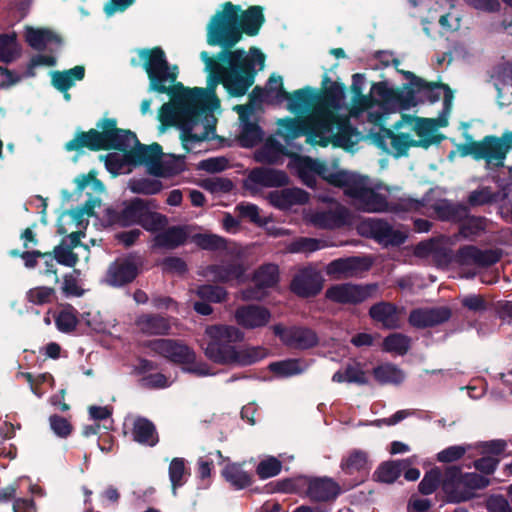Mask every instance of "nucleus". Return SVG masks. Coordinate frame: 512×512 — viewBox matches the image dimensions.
Returning <instances> with one entry per match:
<instances>
[{
  "label": "nucleus",
  "mask_w": 512,
  "mask_h": 512,
  "mask_svg": "<svg viewBox=\"0 0 512 512\" xmlns=\"http://www.w3.org/2000/svg\"><path fill=\"white\" fill-rule=\"evenodd\" d=\"M149 78V91L166 93L171 101L164 103L158 112L159 131L176 126L181 130V141L189 152L191 144L208 139L213 132L215 118L211 114L219 107L213 88H185L176 82L177 66H170L162 49H142L138 53Z\"/></svg>",
  "instance_id": "1"
},
{
  "label": "nucleus",
  "mask_w": 512,
  "mask_h": 512,
  "mask_svg": "<svg viewBox=\"0 0 512 512\" xmlns=\"http://www.w3.org/2000/svg\"><path fill=\"white\" fill-rule=\"evenodd\" d=\"M282 99L288 101L287 109L292 113H302L312 107L303 118L278 120L279 134L286 140L306 136L309 144L322 147L330 143L345 148L354 144L348 118L340 114L341 103L336 96H315L309 89H299L285 93Z\"/></svg>",
  "instance_id": "2"
},
{
  "label": "nucleus",
  "mask_w": 512,
  "mask_h": 512,
  "mask_svg": "<svg viewBox=\"0 0 512 512\" xmlns=\"http://www.w3.org/2000/svg\"><path fill=\"white\" fill-rule=\"evenodd\" d=\"M201 59L216 84L222 82L231 95L242 96L253 84L255 63L263 66L265 57L258 49L252 48L250 54L244 50L221 53L219 59L229 67L222 66L205 51L201 53Z\"/></svg>",
  "instance_id": "3"
},
{
  "label": "nucleus",
  "mask_w": 512,
  "mask_h": 512,
  "mask_svg": "<svg viewBox=\"0 0 512 512\" xmlns=\"http://www.w3.org/2000/svg\"><path fill=\"white\" fill-rule=\"evenodd\" d=\"M439 123L436 119L402 115L395 123L394 130L384 129L379 144L395 157L407 155L411 147L428 148L441 141L437 133Z\"/></svg>",
  "instance_id": "4"
},
{
  "label": "nucleus",
  "mask_w": 512,
  "mask_h": 512,
  "mask_svg": "<svg viewBox=\"0 0 512 512\" xmlns=\"http://www.w3.org/2000/svg\"><path fill=\"white\" fill-rule=\"evenodd\" d=\"M344 193L352 199V203L357 209L367 213L416 211L422 207L420 201L411 198H402L399 203L389 204L384 196L372 188L367 177L357 174L352 178Z\"/></svg>",
  "instance_id": "5"
},
{
  "label": "nucleus",
  "mask_w": 512,
  "mask_h": 512,
  "mask_svg": "<svg viewBox=\"0 0 512 512\" xmlns=\"http://www.w3.org/2000/svg\"><path fill=\"white\" fill-rule=\"evenodd\" d=\"M102 131L91 129L88 132H80L65 144L67 151H78L83 148L101 150L115 148L125 150L136 141V135L130 131L116 128V121L106 119L98 125Z\"/></svg>",
  "instance_id": "6"
},
{
  "label": "nucleus",
  "mask_w": 512,
  "mask_h": 512,
  "mask_svg": "<svg viewBox=\"0 0 512 512\" xmlns=\"http://www.w3.org/2000/svg\"><path fill=\"white\" fill-rule=\"evenodd\" d=\"M205 356L217 364L233 365L237 348L234 343L244 339L243 332L233 325L215 324L205 328Z\"/></svg>",
  "instance_id": "7"
},
{
  "label": "nucleus",
  "mask_w": 512,
  "mask_h": 512,
  "mask_svg": "<svg viewBox=\"0 0 512 512\" xmlns=\"http://www.w3.org/2000/svg\"><path fill=\"white\" fill-rule=\"evenodd\" d=\"M242 8L231 2H225L211 17L207 25V42L211 46L231 48L241 40L238 25Z\"/></svg>",
  "instance_id": "8"
},
{
  "label": "nucleus",
  "mask_w": 512,
  "mask_h": 512,
  "mask_svg": "<svg viewBox=\"0 0 512 512\" xmlns=\"http://www.w3.org/2000/svg\"><path fill=\"white\" fill-rule=\"evenodd\" d=\"M512 149V131L501 137L486 136L481 141H470L459 147L461 156H472L476 160H485L487 165L502 167Z\"/></svg>",
  "instance_id": "9"
},
{
  "label": "nucleus",
  "mask_w": 512,
  "mask_h": 512,
  "mask_svg": "<svg viewBox=\"0 0 512 512\" xmlns=\"http://www.w3.org/2000/svg\"><path fill=\"white\" fill-rule=\"evenodd\" d=\"M487 477L477 473L463 474L456 466L448 467L442 483L443 490L451 502H463L474 496V491L489 485Z\"/></svg>",
  "instance_id": "10"
},
{
  "label": "nucleus",
  "mask_w": 512,
  "mask_h": 512,
  "mask_svg": "<svg viewBox=\"0 0 512 512\" xmlns=\"http://www.w3.org/2000/svg\"><path fill=\"white\" fill-rule=\"evenodd\" d=\"M131 148L127 154V159L134 165H144L149 174L158 177H167L178 170L166 165L163 159L162 148L159 144L143 145L136 139L125 150Z\"/></svg>",
  "instance_id": "11"
},
{
  "label": "nucleus",
  "mask_w": 512,
  "mask_h": 512,
  "mask_svg": "<svg viewBox=\"0 0 512 512\" xmlns=\"http://www.w3.org/2000/svg\"><path fill=\"white\" fill-rule=\"evenodd\" d=\"M357 230L360 235L373 238L384 246L400 245L407 237L405 231L395 228L388 222L378 218L362 220L358 224Z\"/></svg>",
  "instance_id": "12"
},
{
  "label": "nucleus",
  "mask_w": 512,
  "mask_h": 512,
  "mask_svg": "<svg viewBox=\"0 0 512 512\" xmlns=\"http://www.w3.org/2000/svg\"><path fill=\"white\" fill-rule=\"evenodd\" d=\"M376 291V284L340 283L330 286L325 292V297L338 304L356 305L372 297Z\"/></svg>",
  "instance_id": "13"
},
{
  "label": "nucleus",
  "mask_w": 512,
  "mask_h": 512,
  "mask_svg": "<svg viewBox=\"0 0 512 512\" xmlns=\"http://www.w3.org/2000/svg\"><path fill=\"white\" fill-rule=\"evenodd\" d=\"M147 347L154 353L178 364H190L195 353L187 345L173 339H156L149 341Z\"/></svg>",
  "instance_id": "14"
},
{
  "label": "nucleus",
  "mask_w": 512,
  "mask_h": 512,
  "mask_svg": "<svg viewBox=\"0 0 512 512\" xmlns=\"http://www.w3.org/2000/svg\"><path fill=\"white\" fill-rule=\"evenodd\" d=\"M139 261L135 257L118 258L107 270L105 281L113 287H121L132 282L138 275Z\"/></svg>",
  "instance_id": "15"
},
{
  "label": "nucleus",
  "mask_w": 512,
  "mask_h": 512,
  "mask_svg": "<svg viewBox=\"0 0 512 512\" xmlns=\"http://www.w3.org/2000/svg\"><path fill=\"white\" fill-rule=\"evenodd\" d=\"M306 486V495L313 501H329L340 493L339 485L331 478H306L300 477L297 480V487Z\"/></svg>",
  "instance_id": "16"
},
{
  "label": "nucleus",
  "mask_w": 512,
  "mask_h": 512,
  "mask_svg": "<svg viewBox=\"0 0 512 512\" xmlns=\"http://www.w3.org/2000/svg\"><path fill=\"white\" fill-rule=\"evenodd\" d=\"M273 331L284 344L292 348L308 349L318 343L316 333L306 327L284 328L281 325H275L273 326Z\"/></svg>",
  "instance_id": "17"
},
{
  "label": "nucleus",
  "mask_w": 512,
  "mask_h": 512,
  "mask_svg": "<svg viewBox=\"0 0 512 512\" xmlns=\"http://www.w3.org/2000/svg\"><path fill=\"white\" fill-rule=\"evenodd\" d=\"M303 163L311 171H314L316 174L320 175L328 183L336 187H340L344 191L352 181V178L355 176L354 173L340 170L335 163L329 165L326 162L320 160H313L307 157L303 158Z\"/></svg>",
  "instance_id": "18"
},
{
  "label": "nucleus",
  "mask_w": 512,
  "mask_h": 512,
  "mask_svg": "<svg viewBox=\"0 0 512 512\" xmlns=\"http://www.w3.org/2000/svg\"><path fill=\"white\" fill-rule=\"evenodd\" d=\"M324 279L321 273L313 267L300 270L291 282V290L301 297L317 295L323 288Z\"/></svg>",
  "instance_id": "19"
},
{
  "label": "nucleus",
  "mask_w": 512,
  "mask_h": 512,
  "mask_svg": "<svg viewBox=\"0 0 512 512\" xmlns=\"http://www.w3.org/2000/svg\"><path fill=\"white\" fill-rule=\"evenodd\" d=\"M279 280V270L275 264L261 266L254 275L256 288L246 289L241 292L243 300H261L265 296L263 289L274 287Z\"/></svg>",
  "instance_id": "20"
},
{
  "label": "nucleus",
  "mask_w": 512,
  "mask_h": 512,
  "mask_svg": "<svg viewBox=\"0 0 512 512\" xmlns=\"http://www.w3.org/2000/svg\"><path fill=\"white\" fill-rule=\"evenodd\" d=\"M235 322L245 329H258L266 326L271 320L270 311L259 305H244L235 310Z\"/></svg>",
  "instance_id": "21"
},
{
  "label": "nucleus",
  "mask_w": 512,
  "mask_h": 512,
  "mask_svg": "<svg viewBox=\"0 0 512 512\" xmlns=\"http://www.w3.org/2000/svg\"><path fill=\"white\" fill-rule=\"evenodd\" d=\"M311 222L319 228L334 229L345 225H351L353 222V215L348 208L340 204H336L328 211L315 213L311 217Z\"/></svg>",
  "instance_id": "22"
},
{
  "label": "nucleus",
  "mask_w": 512,
  "mask_h": 512,
  "mask_svg": "<svg viewBox=\"0 0 512 512\" xmlns=\"http://www.w3.org/2000/svg\"><path fill=\"white\" fill-rule=\"evenodd\" d=\"M340 467L345 474L356 476L358 482H362L371 468V461L366 451L353 449L342 458Z\"/></svg>",
  "instance_id": "23"
},
{
  "label": "nucleus",
  "mask_w": 512,
  "mask_h": 512,
  "mask_svg": "<svg viewBox=\"0 0 512 512\" xmlns=\"http://www.w3.org/2000/svg\"><path fill=\"white\" fill-rule=\"evenodd\" d=\"M372 320L387 329H396L401 325L402 309L390 302H378L369 309Z\"/></svg>",
  "instance_id": "24"
},
{
  "label": "nucleus",
  "mask_w": 512,
  "mask_h": 512,
  "mask_svg": "<svg viewBox=\"0 0 512 512\" xmlns=\"http://www.w3.org/2000/svg\"><path fill=\"white\" fill-rule=\"evenodd\" d=\"M451 317L448 307L420 308L409 315V323L416 328H426L447 321Z\"/></svg>",
  "instance_id": "25"
},
{
  "label": "nucleus",
  "mask_w": 512,
  "mask_h": 512,
  "mask_svg": "<svg viewBox=\"0 0 512 512\" xmlns=\"http://www.w3.org/2000/svg\"><path fill=\"white\" fill-rule=\"evenodd\" d=\"M267 199L274 207L288 210L294 206L306 204L309 200V194L300 188H285L270 192Z\"/></svg>",
  "instance_id": "26"
},
{
  "label": "nucleus",
  "mask_w": 512,
  "mask_h": 512,
  "mask_svg": "<svg viewBox=\"0 0 512 512\" xmlns=\"http://www.w3.org/2000/svg\"><path fill=\"white\" fill-rule=\"evenodd\" d=\"M241 121V134L239 140L244 147H252L260 142L262 132L260 127L249 121V116L253 113V108L246 105H237L234 107Z\"/></svg>",
  "instance_id": "27"
},
{
  "label": "nucleus",
  "mask_w": 512,
  "mask_h": 512,
  "mask_svg": "<svg viewBox=\"0 0 512 512\" xmlns=\"http://www.w3.org/2000/svg\"><path fill=\"white\" fill-rule=\"evenodd\" d=\"M364 264L359 257L339 258L331 261L325 267L326 274L335 280L347 279L358 275Z\"/></svg>",
  "instance_id": "28"
},
{
  "label": "nucleus",
  "mask_w": 512,
  "mask_h": 512,
  "mask_svg": "<svg viewBox=\"0 0 512 512\" xmlns=\"http://www.w3.org/2000/svg\"><path fill=\"white\" fill-rule=\"evenodd\" d=\"M288 184V176L285 172L271 168L253 169L248 176L247 186L254 188L261 187H281Z\"/></svg>",
  "instance_id": "29"
},
{
  "label": "nucleus",
  "mask_w": 512,
  "mask_h": 512,
  "mask_svg": "<svg viewBox=\"0 0 512 512\" xmlns=\"http://www.w3.org/2000/svg\"><path fill=\"white\" fill-rule=\"evenodd\" d=\"M132 439L144 446L154 447L159 442L156 426L145 417H135L131 427Z\"/></svg>",
  "instance_id": "30"
},
{
  "label": "nucleus",
  "mask_w": 512,
  "mask_h": 512,
  "mask_svg": "<svg viewBox=\"0 0 512 512\" xmlns=\"http://www.w3.org/2000/svg\"><path fill=\"white\" fill-rule=\"evenodd\" d=\"M25 38L28 44L37 50L53 49L61 45V38L50 29L27 27Z\"/></svg>",
  "instance_id": "31"
},
{
  "label": "nucleus",
  "mask_w": 512,
  "mask_h": 512,
  "mask_svg": "<svg viewBox=\"0 0 512 512\" xmlns=\"http://www.w3.org/2000/svg\"><path fill=\"white\" fill-rule=\"evenodd\" d=\"M371 93L380 97L383 102L395 101V108L407 110L416 105L413 92L408 90L400 94L386 88L382 83L374 84Z\"/></svg>",
  "instance_id": "32"
},
{
  "label": "nucleus",
  "mask_w": 512,
  "mask_h": 512,
  "mask_svg": "<svg viewBox=\"0 0 512 512\" xmlns=\"http://www.w3.org/2000/svg\"><path fill=\"white\" fill-rule=\"evenodd\" d=\"M245 272V268L239 263L226 265H213L207 267L202 275L212 281L228 282L234 279H240Z\"/></svg>",
  "instance_id": "33"
},
{
  "label": "nucleus",
  "mask_w": 512,
  "mask_h": 512,
  "mask_svg": "<svg viewBox=\"0 0 512 512\" xmlns=\"http://www.w3.org/2000/svg\"><path fill=\"white\" fill-rule=\"evenodd\" d=\"M135 324L140 332L147 335H165L171 328L169 321L159 315H141Z\"/></svg>",
  "instance_id": "34"
},
{
  "label": "nucleus",
  "mask_w": 512,
  "mask_h": 512,
  "mask_svg": "<svg viewBox=\"0 0 512 512\" xmlns=\"http://www.w3.org/2000/svg\"><path fill=\"white\" fill-rule=\"evenodd\" d=\"M85 74V68L83 66H75L65 71H54L52 72V84L58 90L65 92V98L68 100L70 95L67 90L71 88L76 81L83 79Z\"/></svg>",
  "instance_id": "35"
},
{
  "label": "nucleus",
  "mask_w": 512,
  "mask_h": 512,
  "mask_svg": "<svg viewBox=\"0 0 512 512\" xmlns=\"http://www.w3.org/2000/svg\"><path fill=\"white\" fill-rule=\"evenodd\" d=\"M263 22L264 16L261 7L251 6L245 11L242 10L238 21L241 35L246 33L247 35L255 36L258 34Z\"/></svg>",
  "instance_id": "36"
},
{
  "label": "nucleus",
  "mask_w": 512,
  "mask_h": 512,
  "mask_svg": "<svg viewBox=\"0 0 512 512\" xmlns=\"http://www.w3.org/2000/svg\"><path fill=\"white\" fill-rule=\"evenodd\" d=\"M407 466V460L384 462L374 472L373 479L377 482L391 484L398 479Z\"/></svg>",
  "instance_id": "37"
},
{
  "label": "nucleus",
  "mask_w": 512,
  "mask_h": 512,
  "mask_svg": "<svg viewBox=\"0 0 512 512\" xmlns=\"http://www.w3.org/2000/svg\"><path fill=\"white\" fill-rule=\"evenodd\" d=\"M459 258L464 263H476L482 266H489L499 260L497 253L493 251H481L474 246H465L459 250Z\"/></svg>",
  "instance_id": "38"
},
{
  "label": "nucleus",
  "mask_w": 512,
  "mask_h": 512,
  "mask_svg": "<svg viewBox=\"0 0 512 512\" xmlns=\"http://www.w3.org/2000/svg\"><path fill=\"white\" fill-rule=\"evenodd\" d=\"M374 378L380 384H400L405 379V373L396 365L385 363L373 369Z\"/></svg>",
  "instance_id": "39"
},
{
  "label": "nucleus",
  "mask_w": 512,
  "mask_h": 512,
  "mask_svg": "<svg viewBox=\"0 0 512 512\" xmlns=\"http://www.w3.org/2000/svg\"><path fill=\"white\" fill-rule=\"evenodd\" d=\"M308 363L299 359H288L269 365L270 370L280 377H290L301 374L308 368Z\"/></svg>",
  "instance_id": "40"
},
{
  "label": "nucleus",
  "mask_w": 512,
  "mask_h": 512,
  "mask_svg": "<svg viewBox=\"0 0 512 512\" xmlns=\"http://www.w3.org/2000/svg\"><path fill=\"white\" fill-rule=\"evenodd\" d=\"M187 239V233L183 228L172 227L155 236L154 242L158 247L175 248L182 245Z\"/></svg>",
  "instance_id": "41"
},
{
  "label": "nucleus",
  "mask_w": 512,
  "mask_h": 512,
  "mask_svg": "<svg viewBox=\"0 0 512 512\" xmlns=\"http://www.w3.org/2000/svg\"><path fill=\"white\" fill-rule=\"evenodd\" d=\"M267 354V349L262 346H247L242 349H237L233 365H251L264 359Z\"/></svg>",
  "instance_id": "42"
},
{
  "label": "nucleus",
  "mask_w": 512,
  "mask_h": 512,
  "mask_svg": "<svg viewBox=\"0 0 512 512\" xmlns=\"http://www.w3.org/2000/svg\"><path fill=\"white\" fill-rule=\"evenodd\" d=\"M332 381L336 383L349 382L358 384H366L368 382L366 374L359 363L349 364L344 371H337L333 375Z\"/></svg>",
  "instance_id": "43"
},
{
  "label": "nucleus",
  "mask_w": 512,
  "mask_h": 512,
  "mask_svg": "<svg viewBox=\"0 0 512 512\" xmlns=\"http://www.w3.org/2000/svg\"><path fill=\"white\" fill-rule=\"evenodd\" d=\"M411 346V338L402 333H392L383 340V350L396 355H405Z\"/></svg>",
  "instance_id": "44"
},
{
  "label": "nucleus",
  "mask_w": 512,
  "mask_h": 512,
  "mask_svg": "<svg viewBox=\"0 0 512 512\" xmlns=\"http://www.w3.org/2000/svg\"><path fill=\"white\" fill-rule=\"evenodd\" d=\"M54 259L61 265L74 267L78 262L82 252L69 246L65 241L56 246L53 250Z\"/></svg>",
  "instance_id": "45"
},
{
  "label": "nucleus",
  "mask_w": 512,
  "mask_h": 512,
  "mask_svg": "<svg viewBox=\"0 0 512 512\" xmlns=\"http://www.w3.org/2000/svg\"><path fill=\"white\" fill-rule=\"evenodd\" d=\"M283 154L282 145L273 139H268L256 152V159L264 163H277Z\"/></svg>",
  "instance_id": "46"
},
{
  "label": "nucleus",
  "mask_w": 512,
  "mask_h": 512,
  "mask_svg": "<svg viewBox=\"0 0 512 512\" xmlns=\"http://www.w3.org/2000/svg\"><path fill=\"white\" fill-rule=\"evenodd\" d=\"M190 292L200 299L212 303H221L227 298V291L224 288L213 285H200L191 289Z\"/></svg>",
  "instance_id": "47"
},
{
  "label": "nucleus",
  "mask_w": 512,
  "mask_h": 512,
  "mask_svg": "<svg viewBox=\"0 0 512 512\" xmlns=\"http://www.w3.org/2000/svg\"><path fill=\"white\" fill-rule=\"evenodd\" d=\"M188 475L185 461L182 458H174L169 465V478L172 485L173 495L177 494V488L185 483Z\"/></svg>",
  "instance_id": "48"
},
{
  "label": "nucleus",
  "mask_w": 512,
  "mask_h": 512,
  "mask_svg": "<svg viewBox=\"0 0 512 512\" xmlns=\"http://www.w3.org/2000/svg\"><path fill=\"white\" fill-rule=\"evenodd\" d=\"M327 246V243L323 240L303 237L293 241L288 250L292 253H311Z\"/></svg>",
  "instance_id": "49"
},
{
  "label": "nucleus",
  "mask_w": 512,
  "mask_h": 512,
  "mask_svg": "<svg viewBox=\"0 0 512 512\" xmlns=\"http://www.w3.org/2000/svg\"><path fill=\"white\" fill-rule=\"evenodd\" d=\"M20 54L16 42V36L0 35V61L10 62L16 59Z\"/></svg>",
  "instance_id": "50"
},
{
  "label": "nucleus",
  "mask_w": 512,
  "mask_h": 512,
  "mask_svg": "<svg viewBox=\"0 0 512 512\" xmlns=\"http://www.w3.org/2000/svg\"><path fill=\"white\" fill-rule=\"evenodd\" d=\"M55 295L56 292L54 288L37 286L27 291L26 299L33 305H45L51 303Z\"/></svg>",
  "instance_id": "51"
},
{
  "label": "nucleus",
  "mask_w": 512,
  "mask_h": 512,
  "mask_svg": "<svg viewBox=\"0 0 512 512\" xmlns=\"http://www.w3.org/2000/svg\"><path fill=\"white\" fill-rule=\"evenodd\" d=\"M148 207L145 202L141 199L133 200L129 206H127L123 211V220L127 223H138L142 222V218H144L146 212L148 211Z\"/></svg>",
  "instance_id": "52"
},
{
  "label": "nucleus",
  "mask_w": 512,
  "mask_h": 512,
  "mask_svg": "<svg viewBox=\"0 0 512 512\" xmlns=\"http://www.w3.org/2000/svg\"><path fill=\"white\" fill-rule=\"evenodd\" d=\"M223 475L227 481L238 488L246 487L250 484L249 475L237 464H230L223 470Z\"/></svg>",
  "instance_id": "53"
},
{
  "label": "nucleus",
  "mask_w": 512,
  "mask_h": 512,
  "mask_svg": "<svg viewBox=\"0 0 512 512\" xmlns=\"http://www.w3.org/2000/svg\"><path fill=\"white\" fill-rule=\"evenodd\" d=\"M129 188L134 193L153 195L162 190V183L153 179H135L129 182Z\"/></svg>",
  "instance_id": "54"
},
{
  "label": "nucleus",
  "mask_w": 512,
  "mask_h": 512,
  "mask_svg": "<svg viewBox=\"0 0 512 512\" xmlns=\"http://www.w3.org/2000/svg\"><path fill=\"white\" fill-rule=\"evenodd\" d=\"M194 242L202 249L220 250L226 248V240L215 234H197L194 236Z\"/></svg>",
  "instance_id": "55"
},
{
  "label": "nucleus",
  "mask_w": 512,
  "mask_h": 512,
  "mask_svg": "<svg viewBox=\"0 0 512 512\" xmlns=\"http://www.w3.org/2000/svg\"><path fill=\"white\" fill-rule=\"evenodd\" d=\"M464 221L461 224L460 233L466 238L478 235L485 229V220L480 217L463 216Z\"/></svg>",
  "instance_id": "56"
},
{
  "label": "nucleus",
  "mask_w": 512,
  "mask_h": 512,
  "mask_svg": "<svg viewBox=\"0 0 512 512\" xmlns=\"http://www.w3.org/2000/svg\"><path fill=\"white\" fill-rule=\"evenodd\" d=\"M436 212L441 219L450 221H459L466 215L465 208L447 202L438 204Z\"/></svg>",
  "instance_id": "57"
},
{
  "label": "nucleus",
  "mask_w": 512,
  "mask_h": 512,
  "mask_svg": "<svg viewBox=\"0 0 512 512\" xmlns=\"http://www.w3.org/2000/svg\"><path fill=\"white\" fill-rule=\"evenodd\" d=\"M140 225L147 231H159L167 225V218L160 213L148 209Z\"/></svg>",
  "instance_id": "58"
},
{
  "label": "nucleus",
  "mask_w": 512,
  "mask_h": 512,
  "mask_svg": "<svg viewBox=\"0 0 512 512\" xmlns=\"http://www.w3.org/2000/svg\"><path fill=\"white\" fill-rule=\"evenodd\" d=\"M441 479V472L439 469H432L427 472L424 478L421 480L419 484V491L422 494L429 495L433 493Z\"/></svg>",
  "instance_id": "59"
},
{
  "label": "nucleus",
  "mask_w": 512,
  "mask_h": 512,
  "mask_svg": "<svg viewBox=\"0 0 512 512\" xmlns=\"http://www.w3.org/2000/svg\"><path fill=\"white\" fill-rule=\"evenodd\" d=\"M281 462L276 458H268L259 463L257 473L262 479L276 476L281 471Z\"/></svg>",
  "instance_id": "60"
},
{
  "label": "nucleus",
  "mask_w": 512,
  "mask_h": 512,
  "mask_svg": "<svg viewBox=\"0 0 512 512\" xmlns=\"http://www.w3.org/2000/svg\"><path fill=\"white\" fill-rule=\"evenodd\" d=\"M202 187L211 193H227L233 188V183L224 178H210L202 183Z\"/></svg>",
  "instance_id": "61"
},
{
  "label": "nucleus",
  "mask_w": 512,
  "mask_h": 512,
  "mask_svg": "<svg viewBox=\"0 0 512 512\" xmlns=\"http://www.w3.org/2000/svg\"><path fill=\"white\" fill-rule=\"evenodd\" d=\"M374 107V100L371 96H365L357 93L352 100L349 113L352 116H357L364 110H371Z\"/></svg>",
  "instance_id": "62"
},
{
  "label": "nucleus",
  "mask_w": 512,
  "mask_h": 512,
  "mask_svg": "<svg viewBox=\"0 0 512 512\" xmlns=\"http://www.w3.org/2000/svg\"><path fill=\"white\" fill-rule=\"evenodd\" d=\"M56 325L58 329L63 332H69L73 330L77 325V318L73 310H62L56 318Z\"/></svg>",
  "instance_id": "63"
},
{
  "label": "nucleus",
  "mask_w": 512,
  "mask_h": 512,
  "mask_svg": "<svg viewBox=\"0 0 512 512\" xmlns=\"http://www.w3.org/2000/svg\"><path fill=\"white\" fill-rule=\"evenodd\" d=\"M486 507L489 512H512V504L501 495L491 496L487 502Z\"/></svg>",
  "instance_id": "64"
}]
</instances>
